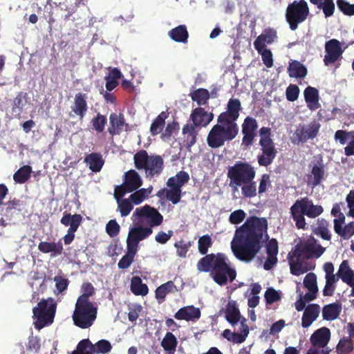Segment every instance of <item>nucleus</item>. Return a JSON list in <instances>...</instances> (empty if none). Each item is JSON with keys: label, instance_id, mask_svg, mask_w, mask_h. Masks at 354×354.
Listing matches in <instances>:
<instances>
[{"label": "nucleus", "instance_id": "40", "mask_svg": "<svg viewBox=\"0 0 354 354\" xmlns=\"http://www.w3.org/2000/svg\"><path fill=\"white\" fill-rule=\"evenodd\" d=\"M177 345L178 341L175 335L171 332H167L161 342V346L164 351L169 354H174Z\"/></svg>", "mask_w": 354, "mask_h": 354}, {"label": "nucleus", "instance_id": "53", "mask_svg": "<svg viewBox=\"0 0 354 354\" xmlns=\"http://www.w3.org/2000/svg\"><path fill=\"white\" fill-rule=\"evenodd\" d=\"M192 245V242L185 241L183 239H180L174 243V247L176 248V254L180 258H185L187 252Z\"/></svg>", "mask_w": 354, "mask_h": 354}, {"label": "nucleus", "instance_id": "16", "mask_svg": "<svg viewBox=\"0 0 354 354\" xmlns=\"http://www.w3.org/2000/svg\"><path fill=\"white\" fill-rule=\"evenodd\" d=\"M326 55L324 62L326 66H329L336 62L343 53L341 43L336 39H332L325 44Z\"/></svg>", "mask_w": 354, "mask_h": 354}, {"label": "nucleus", "instance_id": "5", "mask_svg": "<svg viewBox=\"0 0 354 354\" xmlns=\"http://www.w3.org/2000/svg\"><path fill=\"white\" fill-rule=\"evenodd\" d=\"M324 212L322 205H315L312 200L307 196L300 198L295 201L290 208V213L295 225L298 229H306V223L305 216L315 218Z\"/></svg>", "mask_w": 354, "mask_h": 354}, {"label": "nucleus", "instance_id": "47", "mask_svg": "<svg viewBox=\"0 0 354 354\" xmlns=\"http://www.w3.org/2000/svg\"><path fill=\"white\" fill-rule=\"evenodd\" d=\"M240 311L235 304L229 303L225 312V319L232 325L237 324L240 319Z\"/></svg>", "mask_w": 354, "mask_h": 354}, {"label": "nucleus", "instance_id": "55", "mask_svg": "<svg viewBox=\"0 0 354 354\" xmlns=\"http://www.w3.org/2000/svg\"><path fill=\"white\" fill-rule=\"evenodd\" d=\"M264 297L267 304H272L281 300V292L276 290L274 288L270 287L266 290Z\"/></svg>", "mask_w": 354, "mask_h": 354}, {"label": "nucleus", "instance_id": "59", "mask_svg": "<svg viewBox=\"0 0 354 354\" xmlns=\"http://www.w3.org/2000/svg\"><path fill=\"white\" fill-rule=\"evenodd\" d=\"M117 203L122 216H128L133 209L132 203L127 198L122 199V201Z\"/></svg>", "mask_w": 354, "mask_h": 354}, {"label": "nucleus", "instance_id": "46", "mask_svg": "<svg viewBox=\"0 0 354 354\" xmlns=\"http://www.w3.org/2000/svg\"><path fill=\"white\" fill-rule=\"evenodd\" d=\"M150 158V156L144 150L138 151L133 156L134 165L137 169H145L147 162Z\"/></svg>", "mask_w": 354, "mask_h": 354}, {"label": "nucleus", "instance_id": "48", "mask_svg": "<svg viewBox=\"0 0 354 354\" xmlns=\"http://www.w3.org/2000/svg\"><path fill=\"white\" fill-rule=\"evenodd\" d=\"M82 294L77 298V301L91 302L89 298L95 295V288L90 282L83 283L81 287Z\"/></svg>", "mask_w": 354, "mask_h": 354}, {"label": "nucleus", "instance_id": "56", "mask_svg": "<svg viewBox=\"0 0 354 354\" xmlns=\"http://www.w3.org/2000/svg\"><path fill=\"white\" fill-rule=\"evenodd\" d=\"M93 346L94 350L93 351V354L94 353L102 354L108 353L112 348L111 343L105 339L98 341Z\"/></svg>", "mask_w": 354, "mask_h": 354}, {"label": "nucleus", "instance_id": "42", "mask_svg": "<svg viewBox=\"0 0 354 354\" xmlns=\"http://www.w3.org/2000/svg\"><path fill=\"white\" fill-rule=\"evenodd\" d=\"M168 114L162 111L153 121L150 127V132L151 135L156 136L161 133L165 125V120Z\"/></svg>", "mask_w": 354, "mask_h": 354}, {"label": "nucleus", "instance_id": "4", "mask_svg": "<svg viewBox=\"0 0 354 354\" xmlns=\"http://www.w3.org/2000/svg\"><path fill=\"white\" fill-rule=\"evenodd\" d=\"M325 250L326 248L313 237L298 243L295 246L292 254L289 253L288 257L291 274L299 276L307 272L311 268L304 265V261L317 259L324 254Z\"/></svg>", "mask_w": 354, "mask_h": 354}, {"label": "nucleus", "instance_id": "61", "mask_svg": "<svg viewBox=\"0 0 354 354\" xmlns=\"http://www.w3.org/2000/svg\"><path fill=\"white\" fill-rule=\"evenodd\" d=\"M354 136V132L353 131H346L344 130H337L335 133L334 139L336 141H339L341 145H345L348 139Z\"/></svg>", "mask_w": 354, "mask_h": 354}, {"label": "nucleus", "instance_id": "21", "mask_svg": "<svg viewBox=\"0 0 354 354\" xmlns=\"http://www.w3.org/2000/svg\"><path fill=\"white\" fill-rule=\"evenodd\" d=\"M190 119L196 127H206L214 119V114L208 113L204 108L197 107L192 111Z\"/></svg>", "mask_w": 354, "mask_h": 354}, {"label": "nucleus", "instance_id": "25", "mask_svg": "<svg viewBox=\"0 0 354 354\" xmlns=\"http://www.w3.org/2000/svg\"><path fill=\"white\" fill-rule=\"evenodd\" d=\"M86 93H77L75 95L74 104L71 106L72 111L80 119H82L88 110Z\"/></svg>", "mask_w": 354, "mask_h": 354}, {"label": "nucleus", "instance_id": "29", "mask_svg": "<svg viewBox=\"0 0 354 354\" xmlns=\"http://www.w3.org/2000/svg\"><path fill=\"white\" fill-rule=\"evenodd\" d=\"M82 216L80 214H75L72 215L64 212L60 223L64 226H69L68 230H70V232L77 231L82 222Z\"/></svg>", "mask_w": 354, "mask_h": 354}, {"label": "nucleus", "instance_id": "8", "mask_svg": "<svg viewBox=\"0 0 354 354\" xmlns=\"http://www.w3.org/2000/svg\"><path fill=\"white\" fill-rule=\"evenodd\" d=\"M189 175L187 171H180L176 176L170 177L167 181L169 189L163 188L158 191L157 196L160 198H166L174 205L178 203L181 198V187L188 183Z\"/></svg>", "mask_w": 354, "mask_h": 354}, {"label": "nucleus", "instance_id": "37", "mask_svg": "<svg viewBox=\"0 0 354 354\" xmlns=\"http://www.w3.org/2000/svg\"><path fill=\"white\" fill-rule=\"evenodd\" d=\"M197 127L193 124H186L183 126L182 133L186 136V142L187 147H191L196 142V137L198 136V130L196 129Z\"/></svg>", "mask_w": 354, "mask_h": 354}, {"label": "nucleus", "instance_id": "13", "mask_svg": "<svg viewBox=\"0 0 354 354\" xmlns=\"http://www.w3.org/2000/svg\"><path fill=\"white\" fill-rule=\"evenodd\" d=\"M138 218H146L149 223V227L160 225L163 222L162 215L155 208L148 205L136 208L133 214Z\"/></svg>", "mask_w": 354, "mask_h": 354}, {"label": "nucleus", "instance_id": "11", "mask_svg": "<svg viewBox=\"0 0 354 354\" xmlns=\"http://www.w3.org/2000/svg\"><path fill=\"white\" fill-rule=\"evenodd\" d=\"M56 305L53 304V299H41L37 306L33 308V317L37 319L35 326L37 329H41L45 326L50 324L55 313Z\"/></svg>", "mask_w": 354, "mask_h": 354}, {"label": "nucleus", "instance_id": "58", "mask_svg": "<svg viewBox=\"0 0 354 354\" xmlns=\"http://www.w3.org/2000/svg\"><path fill=\"white\" fill-rule=\"evenodd\" d=\"M317 7L322 9L326 17L332 16L335 11V3L333 0H323Z\"/></svg>", "mask_w": 354, "mask_h": 354}, {"label": "nucleus", "instance_id": "33", "mask_svg": "<svg viewBox=\"0 0 354 354\" xmlns=\"http://www.w3.org/2000/svg\"><path fill=\"white\" fill-rule=\"evenodd\" d=\"M176 286L172 281L167 282L158 286L155 291V297L158 303H162L165 300L167 295L177 292Z\"/></svg>", "mask_w": 354, "mask_h": 354}, {"label": "nucleus", "instance_id": "39", "mask_svg": "<svg viewBox=\"0 0 354 354\" xmlns=\"http://www.w3.org/2000/svg\"><path fill=\"white\" fill-rule=\"evenodd\" d=\"M329 223L324 218L317 220V227L313 230L314 234L320 236L322 239L330 241L331 239V234L328 230Z\"/></svg>", "mask_w": 354, "mask_h": 354}, {"label": "nucleus", "instance_id": "14", "mask_svg": "<svg viewBox=\"0 0 354 354\" xmlns=\"http://www.w3.org/2000/svg\"><path fill=\"white\" fill-rule=\"evenodd\" d=\"M153 232L151 227H133L129 229L127 239V246L138 250L139 242L149 237Z\"/></svg>", "mask_w": 354, "mask_h": 354}, {"label": "nucleus", "instance_id": "3", "mask_svg": "<svg viewBox=\"0 0 354 354\" xmlns=\"http://www.w3.org/2000/svg\"><path fill=\"white\" fill-rule=\"evenodd\" d=\"M196 266L199 272H210L211 277L220 286L225 285L228 279L232 282L236 277V270L230 266L223 253L207 254L198 261Z\"/></svg>", "mask_w": 354, "mask_h": 354}, {"label": "nucleus", "instance_id": "32", "mask_svg": "<svg viewBox=\"0 0 354 354\" xmlns=\"http://www.w3.org/2000/svg\"><path fill=\"white\" fill-rule=\"evenodd\" d=\"M287 70L290 77L297 79L304 78L308 73L307 68L297 60L289 62Z\"/></svg>", "mask_w": 354, "mask_h": 354}, {"label": "nucleus", "instance_id": "1", "mask_svg": "<svg viewBox=\"0 0 354 354\" xmlns=\"http://www.w3.org/2000/svg\"><path fill=\"white\" fill-rule=\"evenodd\" d=\"M268 221L266 218L248 217L235 231L231 243L234 255L240 261L249 263L260 252L268 240Z\"/></svg>", "mask_w": 354, "mask_h": 354}, {"label": "nucleus", "instance_id": "51", "mask_svg": "<svg viewBox=\"0 0 354 354\" xmlns=\"http://www.w3.org/2000/svg\"><path fill=\"white\" fill-rule=\"evenodd\" d=\"M106 117L98 113L92 120L91 124L93 129L97 133H102L104 130L105 125L106 124Z\"/></svg>", "mask_w": 354, "mask_h": 354}, {"label": "nucleus", "instance_id": "22", "mask_svg": "<svg viewBox=\"0 0 354 354\" xmlns=\"http://www.w3.org/2000/svg\"><path fill=\"white\" fill-rule=\"evenodd\" d=\"M201 313L198 308L192 305L180 308L175 314L174 317L178 320L196 322L201 317Z\"/></svg>", "mask_w": 354, "mask_h": 354}, {"label": "nucleus", "instance_id": "49", "mask_svg": "<svg viewBox=\"0 0 354 354\" xmlns=\"http://www.w3.org/2000/svg\"><path fill=\"white\" fill-rule=\"evenodd\" d=\"M304 286L309 292L317 293L318 286L317 283V276L314 272L308 273L304 279Z\"/></svg>", "mask_w": 354, "mask_h": 354}, {"label": "nucleus", "instance_id": "23", "mask_svg": "<svg viewBox=\"0 0 354 354\" xmlns=\"http://www.w3.org/2000/svg\"><path fill=\"white\" fill-rule=\"evenodd\" d=\"M330 338V331L326 327H322L315 330L310 336V340L315 347L324 348Z\"/></svg>", "mask_w": 354, "mask_h": 354}, {"label": "nucleus", "instance_id": "17", "mask_svg": "<svg viewBox=\"0 0 354 354\" xmlns=\"http://www.w3.org/2000/svg\"><path fill=\"white\" fill-rule=\"evenodd\" d=\"M310 167H311V171L310 174L308 175V183L313 187H315L320 185L324 179L325 166L322 158L320 157L311 162Z\"/></svg>", "mask_w": 354, "mask_h": 354}, {"label": "nucleus", "instance_id": "26", "mask_svg": "<svg viewBox=\"0 0 354 354\" xmlns=\"http://www.w3.org/2000/svg\"><path fill=\"white\" fill-rule=\"evenodd\" d=\"M38 250L45 254L52 253L51 256L57 257L63 252V245L61 240L57 242L41 241L38 245Z\"/></svg>", "mask_w": 354, "mask_h": 354}, {"label": "nucleus", "instance_id": "9", "mask_svg": "<svg viewBox=\"0 0 354 354\" xmlns=\"http://www.w3.org/2000/svg\"><path fill=\"white\" fill-rule=\"evenodd\" d=\"M259 133L261 153L258 155L257 161L260 166L268 167L276 158L277 151L271 138L272 131L270 127H263L259 129Z\"/></svg>", "mask_w": 354, "mask_h": 354}, {"label": "nucleus", "instance_id": "50", "mask_svg": "<svg viewBox=\"0 0 354 354\" xmlns=\"http://www.w3.org/2000/svg\"><path fill=\"white\" fill-rule=\"evenodd\" d=\"M326 278V285L323 289V295L326 297L333 296L336 288L335 283L339 280L337 276H328Z\"/></svg>", "mask_w": 354, "mask_h": 354}, {"label": "nucleus", "instance_id": "10", "mask_svg": "<svg viewBox=\"0 0 354 354\" xmlns=\"http://www.w3.org/2000/svg\"><path fill=\"white\" fill-rule=\"evenodd\" d=\"M310 13L305 0L294 1L288 4L286 11V19L291 30L297 29L299 24L305 21Z\"/></svg>", "mask_w": 354, "mask_h": 354}, {"label": "nucleus", "instance_id": "20", "mask_svg": "<svg viewBox=\"0 0 354 354\" xmlns=\"http://www.w3.org/2000/svg\"><path fill=\"white\" fill-rule=\"evenodd\" d=\"M164 169V160L159 155H151L145 168L147 178H152L159 176Z\"/></svg>", "mask_w": 354, "mask_h": 354}, {"label": "nucleus", "instance_id": "30", "mask_svg": "<svg viewBox=\"0 0 354 354\" xmlns=\"http://www.w3.org/2000/svg\"><path fill=\"white\" fill-rule=\"evenodd\" d=\"M84 162L93 172L96 173L102 169L104 160L100 153L93 152L85 156Z\"/></svg>", "mask_w": 354, "mask_h": 354}, {"label": "nucleus", "instance_id": "62", "mask_svg": "<svg viewBox=\"0 0 354 354\" xmlns=\"http://www.w3.org/2000/svg\"><path fill=\"white\" fill-rule=\"evenodd\" d=\"M5 205H6V214L11 213L12 210H17L18 212H21V207L24 206L23 202L16 198L8 201L6 203H5Z\"/></svg>", "mask_w": 354, "mask_h": 354}, {"label": "nucleus", "instance_id": "18", "mask_svg": "<svg viewBox=\"0 0 354 354\" xmlns=\"http://www.w3.org/2000/svg\"><path fill=\"white\" fill-rule=\"evenodd\" d=\"M129 131L131 130L129 124L126 123L124 116L122 113L117 114L112 113L109 116V127L108 132L113 138L114 136L120 135L122 131Z\"/></svg>", "mask_w": 354, "mask_h": 354}, {"label": "nucleus", "instance_id": "52", "mask_svg": "<svg viewBox=\"0 0 354 354\" xmlns=\"http://www.w3.org/2000/svg\"><path fill=\"white\" fill-rule=\"evenodd\" d=\"M212 245V240L209 235L201 236L198 241V249L201 254L207 255L209 248Z\"/></svg>", "mask_w": 354, "mask_h": 354}, {"label": "nucleus", "instance_id": "45", "mask_svg": "<svg viewBox=\"0 0 354 354\" xmlns=\"http://www.w3.org/2000/svg\"><path fill=\"white\" fill-rule=\"evenodd\" d=\"M127 253L121 258L118 262V266L120 269L128 268L133 263L134 257L138 252V250L128 246H127Z\"/></svg>", "mask_w": 354, "mask_h": 354}, {"label": "nucleus", "instance_id": "41", "mask_svg": "<svg viewBox=\"0 0 354 354\" xmlns=\"http://www.w3.org/2000/svg\"><path fill=\"white\" fill-rule=\"evenodd\" d=\"M192 101L196 102L198 106L205 105L210 97L209 91L200 88L191 92L189 95Z\"/></svg>", "mask_w": 354, "mask_h": 354}, {"label": "nucleus", "instance_id": "57", "mask_svg": "<svg viewBox=\"0 0 354 354\" xmlns=\"http://www.w3.org/2000/svg\"><path fill=\"white\" fill-rule=\"evenodd\" d=\"M338 9L345 15H354V3L351 4L346 0H337Z\"/></svg>", "mask_w": 354, "mask_h": 354}, {"label": "nucleus", "instance_id": "19", "mask_svg": "<svg viewBox=\"0 0 354 354\" xmlns=\"http://www.w3.org/2000/svg\"><path fill=\"white\" fill-rule=\"evenodd\" d=\"M320 124L315 122L308 124L299 126L295 133L299 142H306L310 139L315 138L319 132Z\"/></svg>", "mask_w": 354, "mask_h": 354}, {"label": "nucleus", "instance_id": "38", "mask_svg": "<svg viewBox=\"0 0 354 354\" xmlns=\"http://www.w3.org/2000/svg\"><path fill=\"white\" fill-rule=\"evenodd\" d=\"M130 289L135 295L138 296H145L149 292L147 284L143 283L141 278L137 276L131 279Z\"/></svg>", "mask_w": 354, "mask_h": 354}, {"label": "nucleus", "instance_id": "31", "mask_svg": "<svg viewBox=\"0 0 354 354\" xmlns=\"http://www.w3.org/2000/svg\"><path fill=\"white\" fill-rule=\"evenodd\" d=\"M122 73L118 68H109V73L104 77L106 88L111 92L118 85V80L122 77Z\"/></svg>", "mask_w": 354, "mask_h": 354}, {"label": "nucleus", "instance_id": "27", "mask_svg": "<svg viewBox=\"0 0 354 354\" xmlns=\"http://www.w3.org/2000/svg\"><path fill=\"white\" fill-rule=\"evenodd\" d=\"M142 181L138 174L133 169H131L125 173L124 183H123L127 187L129 192H132L138 189L142 185Z\"/></svg>", "mask_w": 354, "mask_h": 354}, {"label": "nucleus", "instance_id": "44", "mask_svg": "<svg viewBox=\"0 0 354 354\" xmlns=\"http://www.w3.org/2000/svg\"><path fill=\"white\" fill-rule=\"evenodd\" d=\"M32 171L30 166L24 165L14 174L13 179L17 183L24 184L30 178Z\"/></svg>", "mask_w": 354, "mask_h": 354}, {"label": "nucleus", "instance_id": "34", "mask_svg": "<svg viewBox=\"0 0 354 354\" xmlns=\"http://www.w3.org/2000/svg\"><path fill=\"white\" fill-rule=\"evenodd\" d=\"M341 311V304L335 302L327 304L322 308L323 319L326 321L335 320L339 317Z\"/></svg>", "mask_w": 354, "mask_h": 354}, {"label": "nucleus", "instance_id": "24", "mask_svg": "<svg viewBox=\"0 0 354 354\" xmlns=\"http://www.w3.org/2000/svg\"><path fill=\"white\" fill-rule=\"evenodd\" d=\"M320 306L317 304L308 305L301 317V326L303 328L309 327L319 317Z\"/></svg>", "mask_w": 354, "mask_h": 354}, {"label": "nucleus", "instance_id": "60", "mask_svg": "<svg viewBox=\"0 0 354 354\" xmlns=\"http://www.w3.org/2000/svg\"><path fill=\"white\" fill-rule=\"evenodd\" d=\"M246 217V213L243 209L232 212L229 216V221L233 225L241 223Z\"/></svg>", "mask_w": 354, "mask_h": 354}, {"label": "nucleus", "instance_id": "35", "mask_svg": "<svg viewBox=\"0 0 354 354\" xmlns=\"http://www.w3.org/2000/svg\"><path fill=\"white\" fill-rule=\"evenodd\" d=\"M168 35L176 42L186 44L187 43L189 32L185 25H179L170 30Z\"/></svg>", "mask_w": 354, "mask_h": 354}, {"label": "nucleus", "instance_id": "63", "mask_svg": "<svg viewBox=\"0 0 354 354\" xmlns=\"http://www.w3.org/2000/svg\"><path fill=\"white\" fill-rule=\"evenodd\" d=\"M120 227L115 220L109 221L106 225V232L111 237L116 236L120 232Z\"/></svg>", "mask_w": 354, "mask_h": 354}, {"label": "nucleus", "instance_id": "43", "mask_svg": "<svg viewBox=\"0 0 354 354\" xmlns=\"http://www.w3.org/2000/svg\"><path fill=\"white\" fill-rule=\"evenodd\" d=\"M336 348L338 354H350L352 353L354 346L351 337L344 336L340 339Z\"/></svg>", "mask_w": 354, "mask_h": 354}, {"label": "nucleus", "instance_id": "7", "mask_svg": "<svg viewBox=\"0 0 354 354\" xmlns=\"http://www.w3.org/2000/svg\"><path fill=\"white\" fill-rule=\"evenodd\" d=\"M97 314V306L95 303L77 301L72 318L75 326L84 329L93 324Z\"/></svg>", "mask_w": 354, "mask_h": 354}, {"label": "nucleus", "instance_id": "36", "mask_svg": "<svg viewBox=\"0 0 354 354\" xmlns=\"http://www.w3.org/2000/svg\"><path fill=\"white\" fill-rule=\"evenodd\" d=\"M336 276L346 284H350L351 280L354 279V271L350 268L347 261L341 263Z\"/></svg>", "mask_w": 354, "mask_h": 354}, {"label": "nucleus", "instance_id": "64", "mask_svg": "<svg viewBox=\"0 0 354 354\" xmlns=\"http://www.w3.org/2000/svg\"><path fill=\"white\" fill-rule=\"evenodd\" d=\"M338 235L344 239L351 238L354 234V221L350 222L344 227L340 229V232H337Z\"/></svg>", "mask_w": 354, "mask_h": 354}, {"label": "nucleus", "instance_id": "54", "mask_svg": "<svg viewBox=\"0 0 354 354\" xmlns=\"http://www.w3.org/2000/svg\"><path fill=\"white\" fill-rule=\"evenodd\" d=\"M135 191L129 196L130 201L135 205L140 204L150 193V191H147V189L144 188Z\"/></svg>", "mask_w": 354, "mask_h": 354}, {"label": "nucleus", "instance_id": "6", "mask_svg": "<svg viewBox=\"0 0 354 354\" xmlns=\"http://www.w3.org/2000/svg\"><path fill=\"white\" fill-rule=\"evenodd\" d=\"M239 131V128L227 124L225 122H221L218 118L217 124L212 127L207 135V145L212 149L219 148L223 146L225 142L234 140L237 136Z\"/></svg>", "mask_w": 354, "mask_h": 354}, {"label": "nucleus", "instance_id": "2", "mask_svg": "<svg viewBox=\"0 0 354 354\" xmlns=\"http://www.w3.org/2000/svg\"><path fill=\"white\" fill-rule=\"evenodd\" d=\"M227 176L234 194L240 188L243 198H252L257 196V183L254 180L256 171L250 164L238 161L227 168Z\"/></svg>", "mask_w": 354, "mask_h": 354}, {"label": "nucleus", "instance_id": "12", "mask_svg": "<svg viewBox=\"0 0 354 354\" xmlns=\"http://www.w3.org/2000/svg\"><path fill=\"white\" fill-rule=\"evenodd\" d=\"M241 110V104L240 100L237 98H230L227 104V110L218 116L219 121L225 122L227 124L239 128L236 122L239 117Z\"/></svg>", "mask_w": 354, "mask_h": 354}, {"label": "nucleus", "instance_id": "15", "mask_svg": "<svg viewBox=\"0 0 354 354\" xmlns=\"http://www.w3.org/2000/svg\"><path fill=\"white\" fill-rule=\"evenodd\" d=\"M241 127V132L243 135L242 145L247 147H250L257 136L256 131L258 128V122L255 118L247 116L244 119Z\"/></svg>", "mask_w": 354, "mask_h": 354}, {"label": "nucleus", "instance_id": "28", "mask_svg": "<svg viewBox=\"0 0 354 354\" xmlns=\"http://www.w3.org/2000/svg\"><path fill=\"white\" fill-rule=\"evenodd\" d=\"M307 106L311 111H315L320 107L319 103V93L316 88L308 86L304 92Z\"/></svg>", "mask_w": 354, "mask_h": 354}]
</instances>
